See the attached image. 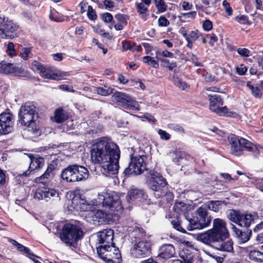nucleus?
<instances>
[{
    "label": "nucleus",
    "mask_w": 263,
    "mask_h": 263,
    "mask_svg": "<svg viewBox=\"0 0 263 263\" xmlns=\"http://www.w3.org/2000/svg\"><path fill=\"white\" fill-rule=\"evenodd\" d=\"M120 156L118 145L108 137L99 138L91 145V160L95 164L101 165L102 173L106 176L118 173Z\"/></svg>",
    "instance_id": "1"
},
{
    "label": "nucleus",
    "mask_w": 263,
    "mask_h": 263,
    "mask_svg": "<svg viewBox=\"0 0 263 263\" xmlns=\"http://www.w3.org/2000/svg\"><path fill=\"white\" fill-rule=\"evenodd\" d=\"M229 236L226 222L217 218L213 220L212 228L198 234L197 239L218 250L231 252L233 251V242L228 239Z\"/></svg>",
    "instance_id": "2"
},
{
    "label": "nucleus",
    "mask_w": 263,
    "mask_h": 263,
    "mask_svg": "<svg viewBox=\"0 0 263 263\" xmlns=\"http://www.w3.org/2000/svg\"><path fill=\"white\" fill-rule=\"evenodd\" d=\"M196 216L192 218H186L180 222L178 219L171 221L173 227L178 231L185 233L186 230L193 231L196 229H202L209 226L211 221L210 216L208 215L206 206L202 205L196 212Z\"/></svg>",
    "instance_id": "3"
},
{
    "label": "nucleus",
    "mask_w": 263,
    "mask_h": 263,
    "mask_svg": "<svg viewBox=\"0 0 263 263\" xmlns=\"http://www.w3.org/2000/svg\"><path fill=\"white\" fill-rule=\"evenodd\" d=\"M61 240L68 246L81 239L83 232L79 222L65 223L60 233Z\"/></svg>",
    "instance_id": "4"
},
{
    "label": "nucleus",
    "mask_w": 263,
    "mask_h": 263,
    "mask_svg": "<svg viewBox=\"0 0 263 263\" xmlns=\"http://www.w3.org/2000/svg\"><path fill=\"white\" fill-rule=\"evenodd\" d=\"M149 188L154 191L157 198H160L167 195L172 197V194L168 193L167 183L161 175L156 172L151 173V179L148 183Z\"/></svg>",
    "instance_id": "5"
},
{
    "label": "nucleus",
    "mask_w": 263,
    "mask_h": 263,
    "mask_svg": "<svg viewBox=\"0 0 263 263\" xmlns=\"http://www.w3.org/2000/svg\"><path fill=\"white\" fill-rule=\"evenodd\" d=\"M19 117L22 124L33 128L35 117H37L36 107L32 102H27L20 108Z\"/></svg>",
    "instance_id": "6"
},
{
    "label": "nucleus",
    "mask_w": 263,
    "mask_h": 263,
    "mask_svg": "<svg viewBox=\"0 0 263 263\" xmlns=\"http://www.w3.org/2000/svg\"><path fill=\"white\" fill-rule=\"evenodd\" d=\"M205 93L210 101L209 108L211 111L220 116L234 117L236 114L229 111L227 106L220 107L223 104V100L220 96L217 94Z\"/></svg>",
    "instance_id": "7"
},
{
    "label": "nucleus",
    "mask_w": 263,
    "mask_h": 263,
    "mask_svg": "<svg viewBox=\"0 0 263 263\" xmlns=\"http://www.w3.org/2000/svg\"><path fill=\"white\" fill-rule=\"evenodd\" d=\"M98 256L108 263H120L122 261L119 250L113 245H106V247H97Z\"/></svg>",
    "instance_id": "8"
},
{
    "label": "nucleus",
    "mask_w": 263,
    "mask_h": 263,
    "mask_svg": "<svg viewBox=\"0 0 263 263\" xmlns=\"http://www.w3.org/2000/svg\"><path fill=\"white\" fill-rule=\"evenodd\" d=\"M18 26L4 15H0V36L12 39L17 36Z\"/></svg>",
    "instance_id": "9"
},
{
    "label": "nucleus",
    "mask_w": 263,
    "mask_h": 263,
    "mask_svg": "<svg viewBox=\"0 0 263 263\" xmlns=\"http://www.w3.org/2000/svg\"><path fill=\"white\" fill-rule=\"evenodd\" d=\"M146 155H139L132 157L128 166L124 171L125 175H140L146 170Z\"/></svg>",
    "instance_id": "10"
},
{
    "label": "nucleus",
    "mask_w": 263,
    "mask_h": 263,
    "mask_svg": "<svg viewBox=\"0 0 263 263\" xmlns=\"http://www.w3.org/2000/svg\"><path fill=\"white\" fill-rule=\"evenodd\" d=\"M111 100L113 102L127 109L136 111L140 110L138 102L124 92H115L111 97Z\"/></svg>",
    "instance_id": "11"
},
{
    "label": "nucleus",
    "mask_w": 263,
    "mask_h": 263,
    "mask_svg": "<svg viewBox=\"0 0 263 263\" xmlns=\"http://www.w3.org/2000/svg\"><path fill=\"white\" fill-rule=\"evenodd\" d=\"M152 243L148 240H141L135 243L131 248L130 253L135 258L147 257L151 254Z\"/></svg>",
    "instance_id": "12"
},
{
    "label": "nucleus",
    "mask_w": 263,
    "mask_h": 263,
    "mask_svg": "<svg viewBox=\"0 0 263 263\" xmlns=\"http://www.w3.org/2000/svg\"><path fill=\"white\" fill-rule=\"evenodd\" d=\"M14 121L13 116L10 112L0 114V134H7L13 129Z\"/></svg>",
    "instance_id": "13"
},
{
    "label": "nucleus",
    "mask_w": 263,
    "mask_h": 263,
    "mask_svg": "<svg viewBox=\"0 0 263 263\" xmlns=\"http://www.w3.org/2000/svg\"><path fill=\"white\" fill-rule=\"evenodd\" d=\"M104 208L111 211H118L121 209V201L119 196L113 193H104Z\"/></svg>",
    "instance_id": "14"
},
{
    "label": "nucleus",
    "mask_w": 263,
    "mask_h": 263,
    "mask_svg": "<svg viewBox=\"0 0 263 263\" xmlns=\"http://www.w3.org/2000/svg\"><path fill=\"white\" fill-rule=\"evenodd\" d=\"M0 72L6 74L12 73L17 77H25L27 76V72L12 63H7L6 62L0 63Z\"/></svg>",
    "instance_id": "15"
},
{
    "label": "nucleus",
    "mask_w": 263,
    "mask_h": 263,
    "mask_svg": "<svg viewBox=\"0 0 263 263\" xmlns=\"http://www.w3.org/2000/svg\"><path fill=\"white\" fill-rule=\"evenodd\" d=\"M97 235V241L100 246L97 247H106V245H109L112 246L114 245L113 242L114 231L111 229H105L102 231L99 232Z\"/></svg>",
    "instance_id": "16"
},
{
    "label": "nucleus",
    "mask_w": 263,
    "mask_h": 263,
    "mask_svg": "<svg viewBox=\"0 0 263 263\" xmlns=\"http://www.w3.org/2000/svg\"><path fill=\"white\" fill-rule=\"evenodd\" d=\"M42 70L40 74L45 79L59 80L64 79L65 77L70 76V73L68 72L61 71L57 70H52L50 68L45 67V66L43 67Z\"/></svg>",
    "instance_id": "17"
},
{
    "label": "nucleus",
    "mask_w": 263,
    "mask_h": 263,
    "mask_svg": "<svg viewBox=\"0 0 263 263\" xmlns=\"http://www.w3.org/2000/svg\"><path fill=\"white\" fill-rule=\"evenodd\" d=\"M30 164L27 171L23 172L21 176H28L34 171L41 168L44 164V159L43 157L37 155L29 156Z\"/></svg>",
    "instance_id": "18"
},
{
    "label": "nucleus",
    "mask_w": 263,
    "mask_h": 263,
    "mask_svg": "<svg viewBox=\"0 0 263 263\" xmlns=\"http://www.w3.org/2000/svg\"><path fill=\"white\" fill-rule=\"evenodd\" d=\"M240 138L233 134L228 136V140L231 145V153L234 156H239L243 154Z\"/></svg>",
    "instance_id": "19"
},
{
    "label": "nucleus",
    "mask_w": 263,
    "mask_h": 263,
    "mask_svg": "<svg viewBox=\"0 0 263 263\" xmlns=\"http://www.w3.org/2000/svg\"><path fill=\"white\" fill-rule=\"evenodd\" d=\"M55 167L53 164H48L44 173L34 179V182L45 185H48L54 176Z\"/></svg>",
    "instance_id": "20"
},
{
    "label": "nucleus",
    "mask_w": 263,
    "mask_h": 263,
    "mask_svg": "<svg viewBox=\"0 0 263 263\" xmlns=\"http://www.w3.org/2000/svg\"><path fill=\"white\" fill-rule=\"evenodd\" d=\"M54 198L55 200L59 201L60 198L59 193L54 189L37 190L34 195V198L38 200H47V198Z\"/></svg>",
    "instance_id": "21"
},
{
    "label": "nucleus",
    "mask_w": 263,
    "mask_h": 263,
    "mask_svg": "<svg viewBox=\"0 0 263 263\" xmlns=\"http://www.w3.org/2000/svg\"><path fill=\"white\" fill-rule=\"evenodd\" d=\"M159 256L163 259H168L173 257L175 254L174 247L171 244H164L159 249Z\"/></svg>",
    "instance_id": "22"
},
{
    "label": "nucleus",
    "mask_w": 263,
    "mask_h": 263,
    "mask_svg": "<svg viewBox=\"0 0 263 263\" xmlns=\"http://www.w3.org/2000/svg\"><path fill=\"white\" fill-rule=\"evenodd\" d=\"M89 172L83 166L74 164V175L76 176L74 182L85 180L88 177Z\"/></svg>",
    "instance_id": "23"
},
{
    "label": "nucleus",
    "mask_w": 263,
    "mask_h": 263,
    "mask_svg": "<svg viewBox=\"0 0 263 263\" xmlns=\"http://www.w3.org/2000/svg\"><path fill=\"white\" fill-rule=\"evenodd\" d=\"M240 141H241L242 148H244L248 152L251 153V154L254 157H257L259 156L258 145H255L249 140L241 137L240 138Z\"/></svg>",
    "instance_id": "24"
},
{
    "label": "nucleus",
    "mask_w": 263,
    "mask_h": 263,
    "mask_svg": "<svg viewBox=\"0 0 263 263\" xmlns=\"http://www.w3.org/2000/svg\"><path fill=\"white\" fill-rule=\"evenodd\" d=\"M62 179L67 182H74L76 176L74 175V164L68 166L64 168L61 174Z\"/></svg>",
    "instance_id": "25"
},
{
    "label": "nucleus",
    "mask_w": 263,
    "mask_h": 263,
    "mask_svg": "<svg viewBox=\"0 0 263 263\" xmlns=\"http://www.w3.org/2000/svg\"><path fill=\"white\" fill-rule=\"evenodd\" d=\"M255 215L250 213H241L238 225L242 227L248 228L250 227L252 222H253Z\"/></svg>",
    "instance_id": "26"
},
{
    "label": "nucleus",
    "mask_w": 263,
    "mask_h": 263,
    "mask_svg": "<svg viewBox=\"0 0 263 263\" xmlns=\"http://www.w3.org/2000/svg\"><path fill=\"white\" fill-rule=\"evenodd\" d=\"M146 195L142 190L135 189L130 192L129 199L130 201L142 202L146 199Z\"/></svg>",
    "instance_id": "27"
},
{
    "label": "nucleus",
    "mask_w": 263,
    "mask_h": 263,
    "mask_svg": "<svg viewBox=\"0 0 263 263\" xmlns=\"http://www.w3.org/2000/svg\"><path fill=\"white\" fill-rule=\"evenodd\" d=\"M68 116L67 112L62 108H58L54 112V121L57 123H61L66 120Z\"/></svg>",
    "instance_id": "28"
},
{
    "label": "nucleus",
    "mask_w": 263,
    "mask_h": 263,
    "mask_svg": "<svg viewBox=\"0 0 263 263\" xmlns=\"http://www.w3.org/2000/svg\"><path fill=\"white\" fill-rule=\"evenodd\" d=\"M240 214L239 211L230 210L227 212V217L230 221L238 224Z\"/></svg>",
    "instance_id": "29"
},
{
    "label": "nucleus",
    "mask_w": 263,
    "mask_h": 263,
    "mask_svg": "<svg viewBox=\"0 0 263 263\" xmlns=\"http://www.w3.org/2000/svg\"><path fill=\"white\" fill-rule=\"evenodd\" d=\"M135 6L137 12L140 15H142L141 16L142 19L146 21L147 18L144 14L148 11L147 7H146L142 3H136Z\"/></svg>",
    "instance_id": "30"
},
{
    "label": "nucleus",
    "mask_w": 263,
    "mask_h": 263,
    "mask_svg": "<svg viewBox=\"0 0 263 263\" xmlns=\"http://www.w3.org/2000/svg\"><path fill=\"white\" fill-rule=\"evenodd\" d=\"M104 193L98 194L97 197L90 200V205L93 206H102L104 207Z\"/></svg>",
    "instance_id": "31"
},
{
    "label": "nucleus",
    "mask_w": 263,
    "mask_h": 263,
    "mask_svg": "<svg viewBox=\"0 0 263 263\" xmlns=\"http://www.w3.org/2000/svg\"><path fill=\"white\" fill-rule=\"evenodd\" d=\"M112 90L111 87L104 85L97 87L96 91L97 93L99 95L107 96L112 93Z\"/></svg>",
    "instance_id": "32"
},
{
    "label": "nucleus",
    "mask_w": 263,
    "mask_h": 263,
    "mask_svg": "<svg viewBox=\"0 0 263 263\" xmlns=\"http://www.w3.org/2000/svg\"><path fill=\"white\" fill-rule=\"evenodd\" d=\"M247 86L249 88L252 95L255 97L259 98L261 97L262 93L257 86L252 85L250 82H247Z\"/></svg>",
    "instance_id": "33"
},
{
    "label": "nucleus",
    "mask_w": 263,
    "mask_h": 263,
    "mask_svg": "<svg viewBox=\"0 0 263 263\" xmlns=\"http://www.w3.org/2000/svg\"><path fill=\"white\" fill-rule=\"evenodd\" d=\"M252 232L251 231H246L245 232H240V234L237 236L239 240L240 243H243L248 241L250 238Z\"/></svg>",
    "instance_id": "34"
},
{
    "label": "nucleus",
    "mask_w": 263,
    "mask_h": 263,
    "mask_svg": "<svg viewBox=\"0 0 263 263\" xmlns=\"http://www.w3.org/2000/svg\"><path fill=\"white\" fill-rule=\"evenodd\" d=\"M72 200L73 202L75 201L77 203L79 202L80 204L90 205V200H87L86 197L84 195H81V194L75 195Z\"/></svg>",
    "instance_id": "35"
},
{
    "label": "nucleus",
    "mask_w": 263,
    "mask_h": 263,
    "mask_svg": "<svg viewBox=\"0 0 263 263\" xmlns=\"http://www.w3.org/2000/svg\"><path fill=\"white\" fill-rule=\"evenodd\" d=\"M132 234L136 238L140 239L145 236L146 232L142 228L135 227L132 232Z\"/></svg>",
    "instance_id": "36"
},
{
    "label": "nucleus",
    "mask_w": 263,
    "mask_h": 263,
    "mask_svg": "<svg viewBox=\"0 0 263 263\" xmlns=\"http://www.w3.org/2000/svg\"><path fill=\"white\" fill-rule=\"evenodd\" d=\"M154 3L159 12L162 13L166 10L167 6L163 0H154Z\"/></svg>",
    "instance_id": "37"
},
{
    "label": "nucleus",
    "mask_w": 263,
    "mask_h": 263,
    "mask_svg": "<svg viewBox=\"0 0 263 263\" xmlns=\"http://www.w3.org/2000/svg\"><path fill=\"white\" fill-rule=\"evenodd\" d=\"M221 205V201H210L208 204V208L210 210L217 212L219 211Z\"/></svg>",
    "instance_id": "38"
},
{
    "label": "nucleus",
    "mask_w": 263,
    "mask_h": 263,
    "mask_svg": "<svg viewBox=\"0 0 263 263\" xmlns=\"http://www.w3.org/2000/svg\"><path fill=\"white\" fill-rule=\"evenodd\" d=\"M167 127L171 130H173L177 133L179 134H184V128L179 124L176 123H169L167 125Z\"/></svg>",
    "instance_id": "39"
},
{
    "label": "nucleus",
    "mask_w": 263,
    "mask_h": 263,
    "mask_svg": "<svg viewBox=\"0 0 263 263\" xmlns=\"http://www.w3.org/2000/svg\"><path fill=\"white\" fill-rule=\"evenodd\" d=\"M199 35L197 30H193L187 33L185 40L195 42L199 37Z\"/></svg>",
    "instance_id": "40"
},
{
    "label": "nucleus",
    "mask_w": 263,
    "mask_h": 263,
    "mask_svg": "<svg viewBox=\"0 0 263 263\" xmlns=\"http://www.w3.org/2000/svg\"><path fill=\"white\" fill-rule=\"evenodd\" d=\"M49 17L51 20L56 22H61L64 20L60 14H59V13L55 10L51 11Z\"/></svg>",
    "instance_id": "41"
},
{
    "label": "nucleus",
    "mask_w": 263,
    "mask_h": 263,
    "mask_svg": "<svg viewBox=\"0 0 263 263\" xmlns=\"http://www.w3.org/2000/svg\"><path fill=\"white\" fill-rule=\"evenodd\" d=\"M193 3L197 10H202L203 9V6L201 4V3L206 6H208L210 4V2L208 0H194Z\"/></svg>",
    "instance_id": "42"
},
{
    "label": "nucleus",
    "mask_w": 263,
    "mask_h": 263,
    "mask_svg": "<svg viewBox=\"0 0 263 263\" xmlns=\"http://www.w3.org/2000/svg\"><path fill=\"white\" fill-rule=\"evenodd\" d=\"M6 52L9 56L13 57L16 55V51L12 42H9L7 44Z\"/></svg>",
    "instance_id": "43"
},
{
    "label": "nucleus",
    "mask_w": 263,
    "mask_h": 263,
    "mask_svg": "<svg viewBox=\"0 0 263 263\" xmlns=\"http://www.w3.org/2000/svg\"><path fill=\"white\" fill-rule=\"evenodd\" d=\"M87 15L88 18L91 21L95 20L97 17L95 10L90 5L88 6Z\"/></svg>",
    "instance_id": "44"
},
{
    "label": "nucleus",
    "mask_w": 263,
    "mask_h": 263,
    "mask_svg": "<svg viewBox=\"0 0 263 263\" xmlns=\"http://www.w3.org/2000/svg\"><path fill=\"white\" fill-rule=\"evenodd\" d=\"M16 247L18 251L24 252L26 256L28 255H31L32 256H33V253L28 248L26 247L20 243H18Z\"/></svg>",
    "instance_id": "45"
},
{
    "label": "nucleus",
    "mask_w": 263,
    "mask_h": 263,
    "mask_svg": "<svg viewBox=\"0 0 263 263\" xmlns=\"http://www.w3.org/2000/svg\"><path fill=\"white\" fill-rule=\"evenodd\" d=\"M249 257L252 259L261 260V252L258 251H252L250 252Z\"/></svg>",
    "instance_id": "46"
},
{
    "label": "nucleus",
    "mask_w": 263,
    "mask_h": 263,
    "mask_svg": "<svg viewBox=\"0 0 263 263\" xmlns=\"http://www.w3.org/2000/svg\"><path fill=\"white\" fill-rule=\"evenodd\" d=\"M44 67V65H42L41 63L38 62L36 61H34L32 62L31 65V68L34 71H37L39 73L41 72V71L42 70V69H43Z\"/></svg>",
    "instance_id": "47"
},
{
    "label": "nucleus",
    "mask_w": 263,
    "mask_h": 263,
    "mask_svg": "<svg viewBox=\"0 0 263 263\" xmlns=\"http://www.w3.org/2000/svg\"><path fill=\"white\" fill-rule=\"evenodd\" d=\"M237 51L241 57H248L250 55V51L245 48H238Z\"/></svg>",
    "instance_id": "48"
},
{
    "label": "nucleus",
    "mask_w": 263,
    "mask_h": 263,
    "mask_svg": "<svg viewBox=\"0 0 263 263\" xmlns=\"http://www.w3.org/2000/svg\"><path fill=\"white\" fill-rule=\"evenodd\" d=\"M158 24L161 27H167L169 25L170 22L164 16H161L158 19Z\"/></svg>",
    "instance_id": "49"
},
{
    "label": "nucleus",
    "mask_w": 263,
    "mask_h": 263,
    "mask_svg": "<svg viewBox=\"0 0 263 263\" xmlns=\"http://www.w3.org/2000/svg\"><path fill=\"white\" fill-rule=\"evenodd\" d=\"M158 133L162 140H168L171 138V135L165 130L160 129Z\"/></svg>",
    "instance_id": "50"
},
{
    "label": "nucleus",
    "mask_w": 263,
    "mask_h": 263,
    "mask_svg": "<svg viewBox=\"0 0 263 263\" xmlns=\"http://www.w3.org/2000/svg\"><path fill=\"white\" fill-rule=\"evenodd\" d=\"M222 6H223L228 15L229 16L232 15L233 10L232 8L230 7L229 3L225 0L222 2Z\"/></svg>",
    "instance_id": "51"
},
{
    "label": "nucleus",
    "mask_w": 263,
    "mask_h": 263,
    "mask_svg": "<svg viewBox=\"0 0 263 263\" xmlns=\"http://www.w3.org/2000/svg\"><path fill=\"white\" fill-rule=\"evenodd\" d=\"M182 159H183V158L181 152H178L173 153V161L174 162L178 164Z\"/></svg>",
    "instance_id": "52"
},
{
    "label": "nucleus",
    "mask_w": 263,
    "mask_h": 263,
    "mask_svg": "<svg viewBox=\"0 0 263 263\" xmlns=\"http://www.w3.org/2000/svg\"><path fill=\"white\" fill-rule=\"evenodd\" d=\"M102 18L105 23H110L113 19L112 15L108 12H106L102 15Z\"/></svg>",
    "instance_id": "53"
},
{
    "label": "nucleus",
    "mask_w": 263,
    "mask_h": 263,
    "mask_svg": "<svg viewBox=\"0 0 263 263\" xmlns=\"http://www.w3.org/2000/svg\"><path fill=\"white\" fill-rule=\"evenodd\" d=\"M203 28L205 31H210L213 27L212 23L211 21L206 20L203 22Z\"/></svg>",
    "instance_id": "54"
},
{
    "label": "nucleus",
    "mask_w": 263,
    "mask_h": 263,
    "mask_svg": "<svg viewBox=\"0 0 263 263\" xmlns=\"http://www.w3.org/2000/svg\"><path fill=\"white\" fill-rule=\"evenodd\" d=\"M30 49L29 48H23L20 55L23 60H26L28 59V54L30 53Z\"/></svg>",
    "instance_id": "55"
},
{
    "label": "nucleus",
    "mask_w": 263,
    "mask_h": 263,
    "mask_svg": "<svg viewBox=\"0 0 263 263\" xmlns=\"http://www.w3.org/2000/svg\"><path fill=\"white\" fill-rule=\"evenodd\" d=\"M236 71L239 75H244L247 71V68L243 64L239 65L236 67Z\"/></svg>",
    "instance_id": "56"
},
{
    "label": "nucleus",
    "mask_w": 263,
    "mask_h": 263,
    "mask_svg": "<svg viewBox=\"0 0 263 263\" xmlns=\"http://www.w3.org/2000/svg\"><path fill=\"white\" fill-rule=\"evenodd\" d=\"M235 20L240 24H245L248 21V17L246 15H242L240 16H237L235 17Z\"/></svg>",
    "instance_id": "57"
},
{
    "label": "nucleus",
    "mask_w": 263,
    "mask_h": 263,
    "mask_svg": "<svg viewBox=\"0 0 263 263\" xmlns=\"http://www.w3.org/2000/svg\"><path fill=\"white\" fill-rule=\"evenodd\" d=\"M181 15L182 16H184L185 18L194 19L196 16V12L191 11L187 13H182Z\"/></svg>",
    "instance_id": "58"
},
{
    "label": "nucleus",
    "mask_w": 263,
    "mask_h": 263,
    "mask_svg": "<svg viewBox=\"0 0 263 263\" xmlns=\"http://www.w3.org/2000/svg\"><path fill=\"white\" fill-rule=\"evenodd\" d=\"M6 182V175L4 171L0 168V187L4 185Z\"/></svg>",
    "instance_id": "59"
},
{
    "label": "nucleus",
    "mask_w": 263,
    "mask_h": 263,
    "mask_svg": "<svg viewBox=\"0 0 263 263\" xmlns=\"http://www.w3.org/2000/svg\"><path fill=\"white\" fill-rule=\"evenodd\" d=\"M95 217L99 219H104L106 217L105 213L102 210H98L95 214Z\"/></svg>",
    "instance_id": "60"
},
{
    "label": "nucleus",
    "mask_w": 263,
    "mask_h": 263,
    "mask_svg": "<svg viewBox=\"0 0 263 263\" xmlns=\"http://www.w3.org/2000/svg\"><path fill=\"white\" fill-rule=\"evenodd\" d=\"M104 5L105 7V8L109 10H111L115 6L114 3L111 0H105L104 1Z\"/></svg>",
    "instance_id": "61"
},
{
    "label": "nucleus",
    "mask_w": 263,
    "mask_h": 263,
    "mask_svg": "<svg viewBox=\"0 0 263 263\" xmlns=\"http://www.w3.org/2000/svg\"><path fill=\"white\" fill-rule=\"evenodd\" d=\"M95 31L100 34L102 36L109 38V34L107 32H105L104 30L101 29L100 28H97L96 29Z\"/></svg>",
    "instance_id": "62"
},
{
    "label": "nucleus",
    "mask_w": 263,
    "mask_h": 263,
    "mask_svg": "<svg viewBox=\"0 0 263 263\" xmlns=\"http://www.w3.org/2000/svg\"><path fill=\"white\" fill-rule=\"evenodd\" d=\"M182 7L184 10L187 11L191 10L193 7V5L189 2L184 1L182 2Z\"/></svg>",
    "instance_id": "63"
},
{
    "label": "nucleus",
    "mask_w": 263,
    "mask_h": 263,
    "mask_svg": "<svg viewBox=\"0 0 263 263\" xmlns=\"http://www.w3.org/2000/svg\"><path fill=\"white\" fill-rule=\"evenodd\" d=\"M122 46H123V48L124 49H125L126 50H129L130 51L132 50L133 46L131 45L130 42L123 41L122 42Z\"/></svg>",
    "instance_id": "64"
}]
</instances>
